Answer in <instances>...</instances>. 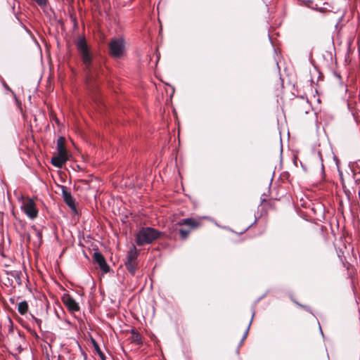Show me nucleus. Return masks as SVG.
<instances>
[{"label": "nucleus", "instance_id": "nucleus-7", "mask_svg": "<svg viewBox=\"0 0 360 360\" xmlns=\"http://www.w3.org/2000/svg\"><path fill=\"white\" fill-rule=\"evenodd\" d=\"M62 302L71 314H75L80 311V307L78 302L69 294H64L62 297Z\"/></svg>", "mask_w": 360, "mask_h": 360}, {"label": "nucleus", "instance_id": "nucleus-6", "mask_svg": "<svg viewBox=\"0 0 360 360\" xmlns=\"http://www.w3.org/2000/svg\"><path fill=\"white\" fill-rule=\"evenodd\" d=\"M21 208L30 219H34L37 217L38 210L36 208L34 202L32 199L27 198L25 200Z\"/></svg>", "mask_w": 360, "mask_h": 360}, {"label": "nucleus", "instance_id": "nucleus-1", "mask_svg": "<svg viewBox=\"0 0 360 360\" xmlns=\"http://www.w3.org/2000/svg\"><path fill=\"white\" fill-rule=\"evenodd\" d=\"M160 236L161 232L155 229L143 227L136 234V243L139 246L150 244L159 238Z\"/></svg>", "mask_w": 360, "mask_h": 360}, {"label": "nucleus", "instance_id": "nucleus-2", "mask_svg": "<svg viewBox=\"0 0 360 360\" xmlns=\"http://www.w3.org/2000/svg\"><path fill=\"white\" fill-rule=\"evenodd\" d=\"M202 221L200 219H195L192 217L182 219L176 224V226H186L188 227V229H179V231L180 238L182 240H186L188 237L191 231L193 229L200 227Z\"/></svg>", "mask_w": 360, "mask_h": 360}, {"label": "nucleus", "instance_id": "nucleus-12", "mask_svg": "<svg viewBox=\"0 0 360 360\" xmlns=\"http://www.w3.org/2000/svg\"><path fill=\"white\" fill-rule=\"evenodd\" d=\"M130 341L131 343H134L137 345H141L143 344L141 335L139 333L135 331L134 330H131V336L130 337Z\"/></svg>", "mask_w": 360, "mask_h": 360}, {"label": "nucleus", "instance_id": "nucleus-9", "mask_svg": "<svg viewBox=\"0 0 360 360\" xmlns=\"http://www.w3.org/2000/svg\"><path fill=\"white\" fill-rule=\"evenodd\" d=\"M68 160V154L57 153L56 155L51 158V163L55 167L61 168Z\"/></svg>", "mask_w": 360, "mask_h": 360}, {"label": "nucleus", "instance_id": "nucleus-4", "mask_svg": "<svg viewBox=\"0 0 360 360\" xmlns=\"http://www.w3.org/2000/svg\"><path fill=\"white\" fill-rule=\"evenodd\" d=\"M110 54L114 58H120L124 52V40L123 38L113 39L109 43Z\"/></svg>", "mask_w": 360, "mask_h": 360}, {"label": "nucleus", "instance_id": "nucleus-10", "mask_svg": "<svg viewBox=\"0 0 360 360\" xmlns=\"http://www.w3.org/2000/svg\"><path fill=\"white\" fill-rule=\"evenodd\" d=\"M63 198L65 203L71 208L72 210H75V200L71 195V193L66 191L65 188H63Z\"/></svg>", "mask_w": 360, "mask_h": 360}, {"label": "nucleus", "instance_id": "nucleus-5", "mask_svg": "<svg viewBox=\"0 0 360 360\" xmlns=\"http://www.w3.org/2000/svg\"><path fill=\"white\" fill-rule=\"evenodd\" d=\"M137 257L138 252L135 246H133L127 252V260L125 262V266L127 269L132 275H134L137 269Z\"/></svg>", "mask_w": 360, "mask_h": 360}, {"label": "nucleus", "instance_id": "nucleus-17", "mask_svg": "<svg viewBox=\"0 0 360 360\" xmlns=\"http://www.w3.org/2000/svg\"><path fill=\"white\" fill-rule=\"evenodd\" d=\"M117 1H119L120 4H121L122 0H117Z\"/></svg>", "mask_w": 360, "mask_h": 360}, {"label": "nucleus", "instance_id": "nucleus-3", "mask_svg": "<svg viewBox=\"0 0 360 360\" xmlns=\"http://www.w3.org/2000/svg\"><path fill=\"white\" fill-rule=\"evenodd\" d=\"M76 46L78 52L82 58L83 64L85 67V70L87 71L88 73H90L92 57L89 53V47L87 46L86 40L84 38L79 39L76 44Z\"/></svg>", "mask_w": 360, "mask_h": 360}, {"label": "nucleus", "instance_id": "nucleus-16", "mask_svg": "<svg viewBox=\"0 0 360 360\" xmlns=\"http://www.w3.org/2000/svg\"><path fill=\"white\" fill-rule=\"evenodd\" d=\"M133 0H126V4L128 3V2H131Z\"/></svg>", "mask_w": 360, "mask_h": 360}, {"label": "nucleus", "instance_id": "nucleus-8", "mask_svg": "<svg viewBox=\"0 0 360 360\" xmlns=\"http://www.w3.org/2000/svg\"><path fill=\"white\" fill-rule=\"evenodd\" d=\"M96 262L98 264L100 269L105 273H107L110 271V267L106 263V261L103 257V255L98 252H95L93 256Z\"/></svg>", "mask_w": 360, "mask_h": 360}, {"label": "nucleus", "instance_id": "nucleus-14", "mask_svg": "<svg viewBox=\"0 0 360 360\" xmlns=\"http://www.w3.org/2000/svg\"><path fill=\"white\" fill-rule=\"evenodd\" d=\"M94 348H95V350L96 351L97 354H98L99 357L101 358V360H105V354H103V352L101 350L98 345L96 342H94Z\"/></svg>", "mask_w": 360, "mask_h": 360}, {"label": "nucleus", "instance_id": "nucleus-15", "mask_svg": "<svg viewBox=\"0 0 360 360\" xmlns=\"http://www.w3.org/2000/svg\"><path fill=\"white\" fill-rule=\"evenodd\" d=\"M248 330H249V326L245 329V331L243 336L242 338V340H241V342H243L245 340V338L248 335Z\"/></svg>", "mask_w": 360, "mask_h": 360}, {"label": "nucleus", "instance_id": "nucleus-13", "mask_svg": "<svg viewBox=\"0 0 360 360\" xmlns=\"http://www.w3.org/2000/svg\"><path fill=\"white\" fill-rule=\"evenodd\" d=\"M18 311L21 315H25L28 311V304L26 301L20 302L18 305Z\"/></svg>", "mask_w": 360, "mask_h": 360}, {"label": "nucleus", "instance_id": "nucleus-11", "mask_svg": "<svg viewBox=\"0 0 360 360\" xmlns=\"http://www.w3.org/2000/svg\"><path fill=\"white\" fill-rule=\"evenodd\" d=\"M57 151L58 153L68 154L65 148V139L63 136H60L57 140Z\"/></svg>", "mask_w": 360, "mask_h": 360}]
</instances>
